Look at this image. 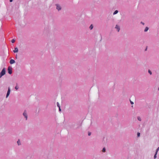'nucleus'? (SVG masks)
<instances>
[{
  "label": "nucleus",
  "instance_id": "obj_1",
  "mask_svg": "<svg viewBox=\"0 0 159 159\" xmlns=\"http://www.w3.org/2000/svg\"><path fill=\"white\" fill-rule=\"evenodd\" d=\"M6 73V69L5 68H3L0 73V78L4 75Z\"/></svg>",
  "mask_w": 159,
  "mask_h": 159
},
{
  "label": "nucleus",
  "instance_id": "obj_2",
  "mask_svg": "<svg viewBox=\"0 0 159 159\" xmlns=\"http://www.w3.org/2000/svg\"><path fill=\"white\" fill-rule=\"evenodd\" d=\"M23 115L25 118V120H26L27 119L28 116L26 111L25 110L23 113Z\"/></svg>",
  "mask_w": 159,
  "mask_h": 159
},
{
  "label": "nucleus",
  "instance_id": "obj_3",
  "mask_svg": "<svg viewBox=\"0 0 159 159\" xmlns=\"http://www.w3.org/2000/svg\"><path fill=\"white\" fill-rule=\"evenodd\" d=\"M56 8L58 11L60 10L61 9V6L58 4H56Z\"/></svg>",
  "mask_w": 159,
  "mask_h": 159
},
{
  "label": "nucleus",
  "instance_id": "obj_4",
  "mask_svg": "<svg viewBox=\"0 0 159 159\" xmlns=\"http://www.w3.org/2000/svg\"><path fill=\"white\" fill-rule=\"evenodd\" d=\"M10 93V88L8 87V91L7 94V95L6 96V98H7L8 96H9Z\"/></svg>",
  "mask_w": 159,
  "mask_h": 159
},
{
  "label": "nucleus",
  "instance_id": "obj_5",
  "mask_svg": "<svg viewBox=\"0 0 159 159\" xmlns=\"http://www.w3.org/2000/svg\"><path fill=\"white\" fill-rule=\"evenodd\" d=\"M115 28L116 29L118 32L120 30V26L119 25H116Z\"/></svg>",
  "mask_w": 159,
  "mask_h": 159
},
{
  "label": "nucleus",
  "instance_id": "obj_6",
  "mask_svg": "<svg viewBox=\"0 0 159 159\" xmlns=\"http://www.w3.org/2000/svg\"><path fill=\"white\" fill-rule=\"evenodd\" d=\"M18 51V48L17 47H15V48L14 50H13V52L14 53L17 52Z\"/></svg>",
  "mask_w": 159,
  "mask_h": 159
},
{
  "label": "nucleus",
  "instance_id": "obj_7",
  "mask_svg": "<svg viewBox=\"0 0 159 159\" xmlns=\"http://www.w3.org/2000/svg\"><path fill=\"white\" fill-rule=\"evenodd\" d=\"M17 144H18V145H19H19H20L21 144V143H20V141L19 139L17 141Z\"/></svg>",
  "mask_w": 159,
  "mask_h": 159
},
{
  "label": "nucleus",
  "instance_id": "obj_8",
  "mask_svg": "<svg viewBox=\"0 0 159 159\" xmlns=\"http://www.w3.org/2000/svg\"><path fill=\"white\" fill-rule=\"evenodd\" d=\"M15 62V61L13 59H11V64H12Z\"/></svg>",
  "mask_w": 159,
  "mask_h": 159
},
{
  "label": "nucleus",
  "instance_id": "obj_9",
  "mask_svg": "<svg viewBox=\"0 0 159 159\" xmlns=\"http://www.w3.org/2000/svg\"><path fill=\"white\" fill-rule=\"evenodd\" d=\"M148 29H149L148 28V27H146L144 29V32H147L148 31Z\"/></svg>",
  "mask_w": 159,
  "mask_h": 159
},
{
  "label": "nucleus",
  "instance_id": "obj_10",
  "mask_svg": "<svg viewBox=\"0 0 159 159\" xmlns=\"http://www.w3.org/2000/svg\"><path fill=\"white\" fill-rule=\"evenodd\" d=\"M7 71L8 73L10 74V66H9L8 67V69H7Z\"/></svg>",
  "mask_w": 159,
  "mask_h": 159
},
{
  "label": "nucleus",
  "instance_id": "obj_11",
  "mask_svg": "<svg viewBox=\"0 0 159 159\" xmlns=\"http://www.w3.org/2000/svg\"><path fill=\"white\" fill-rule=\"evenodd\" d=\"M93 25L91 24L90 25V26H89V29H90V30H92L93 29Z\"/></svg>",
  "mask_w": 159,
  "mask_h": 159
},
{
  "label": "nucleus",
  "instance_id": "obj_12",
  "mask_svg": "<svg viewBox=\"0 0 159 159\" xmlns=\"http://www.w3.org/2000/svg\"><path fill=\"white\" fill-rule=\"evenodd\" d=\"M118 11L117 10H116L113 13V14L114 15L117 14L118 13Z\"/></svg>",
  "mask_w": 159,
  "mask_h": 159
},
{
  "label": "nucleus",
  "instance_id": "obj_13",
  "mask_svg": "<svg viewBox=\"0 0 159 159\" xmlns=\"http://www.w3.org/2000/svg\"><path fill=\"white\" fill-rule=\"evenodd\" d=\"M15 39H13L11 40V42L12 43H13L15 42Z\"/></svg>",
  "mask_w": 159,
  "mask_h": 159
},
{
  "label": "nucleus",
  "instance_id": "obj_14",
  "mask_svg": "<svg viewBox=\"0 0 159 159\" xmlns=\"http://www.w3.org/2000/svg\"><path fill=\"white\" fill-rule=\"evenodd\" d=\"M19 88V87L17 85H16L15 87V89L16 90H17Z\"/></svg>",
  "mask_w": 159,
  "mask_h": 159
},
{
  "label": "nucleus",
  "instance_id": "obj_15",
  "mask_svg": "<svg viewBox=\"0 0 159 159\" xmlns=\"http://www.w3.org/2000/svg\"><path fill=\"white\" fill-rule=\"evenodd\" d=\"M137 119L139 120V121H141V119L140 117H138Z\"/></svg>",
  "mask_w": 159,
  "mask_h": 159
},
{
  "label": "nucleus",
  "instance_id": "obj_16",
  "mask_svg": "<svg viewBox=\"0 0 159 159\" xmlns=\"http://www.w3.org/2000/svg\"><path fill=\"white\" fill-rule=\"evenodd\" d=\"M157 153H155V155H154V159H155V158H156V157H157Z\"/></svg>",
  "mask_w": 159,
  "mask_h": 159
},
{
  "label": "nucleus",
  "instance_id": "obj_17",
  "mask_svg": "<svg viewBox=\"0 0 159 159\" xmlns=\"http://www.w3.org/2000/svg\"><path fill=\"white\" fill-rule=\"evenodd\" d=\"M159 147H158L157 149L156 150V153H157V152H158V151H159Z\"/></svg>",
  "mask_w": 159,
  "mask_h": 159
},
{
  "label": "nucleus",
  "instance_id": "obj_18",
  "mask_svg": "<svg viewBox=\"0 0 159 159\" xmlns=\"http://www.w3.org/2000/svg\"><path fill=\"white\" fill-rule=\"evenodd\" d=\"M148 73H149V74L150 75H152V72L151 71V70H148Z\"/></svg>",
  "mask_w": 159,
  "mask_h": 159
},
{
  "label": "nucleus",
  "instance_id": "obj_19",
  "mask_svg": "<svg viewBox=\"0 0 159 159\" xmlns=\"http://www.w3.org/2000/svg\"><path fill=\"white\" fill-rule=\"evenodd\" d=\"M140 133H139V132L138 133H137V136L138 137H140Z\"/></svg>",
  "mask_w": 159,
  "mask_h": 159
},
{
  "label": "nucleus",
  "instance_id": "obj_20",
  "mask_svg": "<svg viewBox=\"0 0 159 159\" xmlns=\"http://www.w3.org/2000/svg\"><path fill=\"white\" fill-rule=\"evenodd\" d=\"M102 152H105L106 151V149L105 148H103V149H102Z\"/></svg>",
  "mask_w": 159,
  "mask_h": 159
},
{
  "label": "nucleus",
  "instance_id": "obj_21",
  "mask_svg": "<svg viewBox=\"0 0 159 159\" xmlns=\"http://www.w3.org/2000/svg\"><path fill=\"white\" fill-rule=\"evenodd\" d=\"M57 106L58 107H60V105L58 102L57 103Z\"/></svg>",
  "mask_w": 159,
  "mask_h": 159
},
{
  "label": "nucleus",
  "instance_id": "obj_22",
  "mask_svg": "<svg viewBox=\"0 0 159 159\" xmlns=\"http://www.w3.org/2000/svg\"><path fill=\"white\" fill-rule=\"evenodd\" d=\"M141 24H142L143 25H144V23H143V22H141Z\"/></svg>",
  "mask_w": 159,
  "mask_h": 159
},
{
  "label": "nucleus",
  "instance_id": "obj_23",
  "mask_svg": "<svg viewBox=\"0 0 159 159\" xmlns=\"http://www.w3.org/2000/svg\"><path fill=\"white\" fill-rule=\"evenodd\" d=\"M91 134V132H89L88 133V135L90 136Z\"/></svg>",
  "mask_w": 159,
  "mask_h": 159
},
{
  "label": "nucleus",
  "instance_id": "obj_24",
  "mask_svg": "<svg viewBox=\"0 0 159 159\" xmlns=\"http://www.w3.org/2000/svg\"><path fill=\"white\" fill-rule=\"evenodd\" d=\"M130 103L131 104H134V102H130Z\"/></svg>",
  "mask_w": 159,
  "mask_h": 159
},
{
  "label": "nucleus",
  "instance_id": "obj_25",
  "mask_svg": "<svg viewBox=\"0 0 159 159\" xmlns=\"http://www.w3.org/2000/svg\"><path fill=\"white\" fill-rule=\"evenodd\" d=\"M59 111H61V108H60V107H59Z\"/></svg>",
  "mask_w": 159,
  "mask_h": 159
},
{
  "label": "nucleus",
  "instance_id": "obj_26",
  "mask_svg": "<svg viewBox=\"0 0 159 159\" xmlns=\"http://www.w3.org/2000/svg\"><path fill=\"white\" fill-rule=\"evenodd\" d=\"M10 73H11V74L12 73V70H11V72H10Z\"/></svg>",
  "mask_w": 159,
  "mask_h": 159
},
{
  "label": "nucleus",
  "instance_id": "obj_27",
  "mask_svg": "<svg viewBox=\"0 0 159 159\" xmlns=\"http://www.w3.org/2000/svg\"><path fill=\"white\" fill-rule=\"evenodd\" d=\"M13 1H11V2H12Z\"/></svg>",
  "mask_w": 159,
  "mask_h": 159
}]
</instances>
